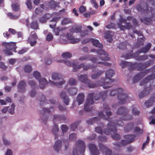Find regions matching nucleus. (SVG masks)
Segmentation results:
<instances>
[{
  "label": "nucleus",
  "instance_id": "1",
  "mask_svg": "<svg viewBox=\"0 0 155 155\" xmlns=\"http://www.w3.org/2000/svg\"><path fill=\"white\" fill-rule=\"evenodd\" d=\"M98 117H95L92 119L87 120V123L89 124L92 125L101 119L102 118L104 120H107L109 123L107 125V128L104 129L103 131L104 133L106 135L110 134L111 132L114 133H116L117 130L116 127L117 126H122L124 125L123 123L121 120L115 121V122L111 121L110 120L111 119L109 118H106L105 114L102 111L99 112L98 114Z\"/></svg>",
  "mask_w": 155,
  "mask_h": 155
},
{
  "label": "nucleus",
  "instance_id": "2",
  "mask_svg": "<svg viewBox=\"0 0 155 155\" xmlns=\"http://www.w3.org/2000/svg\"><path fill=\"white\" fill-rule=\"evenodd\" d=\"M117 94V98L119 100V103L120 104H125L128 97L127 94L124 93L123 89L121 88L111 90L110 93L111 96H114Z\"/></svg>",
  "mask_w": 155,
  "mask_h": 155
},
{
  "label": "nucleus",
  "instance_id": "3",
  "mask_svg": "<svg viewBox=\"0 0 155 155\" xmlns=\"http://www.w3.org/2000/svg\"><path fill=\"white\" fill-rule=\"evenodd\" d=\"M148 4L146 3H143V6L140 5H138L137 6V10L139 12H140L142 13L147 14L150 13L152 16H155L154 12H155V5H154V8L149 7L150 9L148 7Z\"/></svg>",
  "mask_w": 155,
  "mask_h": 155
},
{
  "label": "nucleus",
  "instance_id": "4",
  "mask_svg": "<svg viewBox=\"0 0 155 155\" xmlns=\"http://www.w3.org/2000/svg\"><path fill=\"white\" fill-rule=\"evenodd\" d=\"M115 73L113 70L111 69H109L105 72V78H103L101 79V81L103 83L105 82L107 83L106 86H113L112 83L114 81V80L111 78L114 75Z\"/></svg>",
  "mask_w": 155,
  "mask_h": 155
},
{
  "label": "nucleus",
  "instance_id": "5",
  "mask_svg": "<svg viewBox=\"0 0 155 155\" xmlns=\"http://www.w3.org/2000/svg\"><path fill=\"white\" fill-rule=\"evenodd\" d=\"M129 112V110L125 107H121L119 108L117 111V113L118 114L124 115L121 118V120H129L133 118L132 115L127 114Z\"/></svg>",
  "mask_w": 155,
  "mask_h": 155
},
{
  "label": "nucleus",
  "instance_id": "6",
  "mask_svg": "<svg viewBox=\"0 0 155 155\" xmlns=\"http://www.w3.org/2000/svg\"><path fill=\"white\" fill-rule=\"evenodd\" d=\"M66 119V117L64 115H54L53 119V122L54 126L52 130V133L54 135L55 139L58 138L57 133L58 132L59 129L58 126L55 123V122L57 120L60 121L61 120H64Z\"/></svg>",
  "mask_w": 155,
  "mask_h": 155
},
{
  "label": "nucleus",
  "instance_id": "7",
  "mask_svg": "<svg viewBox=\"0 0 155 155\" xmlns=\"http://www.w3.org/2000/svg\"><path fill=\"white\" fill-rule=\"evenodd\" d=\"M52 78L54 80H60L61 79L62 80L60 81L55 83L54 81L49 80V83L51 85H53L57 87H61L62 85L65 82V81L62 78L61 75L56 73H54L51 75Z\"/></svg>",
  "mask_w": 155,
  "mask_h": 155
},
{
  "label": "nucleus",
  "instance_id": "8",
  "mask_svg": "<svg viewBox=\"0 0 155 155\" xmlns=\"http://www.w3.org/2000/svg\"><path fill=\"white\" fill-rule=\"evenodd\" d=\"M85 149V145L84 141L81 140L77 141L76 143V147L74 149L72 155H78V150L81 153H84Z\"/></svg>",
  "mask_w": 155,
  "mask_h": 155
},
{
  "label": "nucleus",
  "instance_id": "9",
  "mask_svg": "<svg viewBox=\"0 0 155 155\" xmlns=\"http://www.w3.org/2000/svg\"><path fill=\"white\" fill-rule=\"evenodd\" d=\"M94 94L93 93H91L88 94V97L87 98L84 107V110L86 111H91V108H90V106L94 103L93 96Z\"/></svg>",
  "mask_w": 155,
  "mask_h": 155
},
{
  "label": "nucleus",
  "instance_id": "10",
  "mask_svg": "<svg viewBox=\"0 0 155 155\" xmlns=\"http://www.w3.org/2000/svg\"><path fill=\"white\" fill-rule=\"evenodd\" d=\"M87 86L90 88L96 87L98 86H103V88L104 89H107L110 88V86H106L107 83L105 82L103 83L102 81H97L96 83H94L92 81L88 80V81L86 83Z\"/></svg>",
  "mask_w": 155,
  "mask_h": 155
},
{
  "label": "nucleus",
  "instance_id": "11",
  "mask_svg": "<svg viewBox=\"0 0 155 155\" xmlns=\"http://www.w3.org/2000/svg\"><path fill=\"white\" fill-rule=\"evenodd\" d=\"M33 74L35 78L39 81L40 88L42 89H44L45 87V85L48 84L46 79L45 78L40 79V74L37 71H35L33 73Z\"/></svg>",
  "mask_w": 155,
  "mask_h": 155
},
{
  "label": "nucleus",
  "instance_id": "12",
  "mask_svg": "<svg viewBox=\"0 0 155 155\" xmlns=\"http://www.w3.org/2000/svg\"><path fill=\"white\" fill-rule=\"evenodd\" d=\"M90 56H87V55H84V56L81 57H80L79 60L82 61L84 60H86L88 58H89V60H91V61H92L94 63H97L98 64H103L105 66H110L111 65V64L110 63H109L107 62H97V58L96 57H90Z\"/></svg>",
  "mask_w": 155,
  "mask_h": 155
},
{
  "label": "nucleus",
  "instance_id": "13",
  "mask_svg": "<svg viewBox=\"0 0 155 155\" xmlns=\"http://www.w3.org/2000/svg\"><path fill=\"white\" fill-rule=\"evenodd\" d=\"M51 110H52V112L54 111L53 108L51 107H50L49 109L44 108L42 110H41L40 111V113L41 115V118L43 122L45 124H46V122H47L48 118V117L46 116L45 115L46 114L48 113L50 114L51 112Z\"/></svg>",
  "mask_w": 155,
  "mask_h": 155
},
{
  "label": "nucleus",
  "instance_id": "14",
  "mask_svg": "<svg viewBox=\"0 0 155 155\" xmlns=\"http://www.w3.org/2000/svg\"><path fill=\"white\" fill-rule=\"evenodd\" d=\"M92 52L97 51L98 54L100 55V58L103 61H108L109 58L107 53L103 49H99L97 51L95 49H92L91 50Z\"/></svg>",
  "mask_w": 155,
  "mask_h": 155
},
{
  "label": "nucleus",
  "instance_id": "15",
  "mask_svg": "<svg viewBox=\"0 0 155 155\" xmlns=\"http://www.w3.org/2000/svg\"><path fill=\"white\" fill-rule=\"evenodd\" d=\"M78 62L74 63L72 64V67L73 68V71L74 72H76L78 70L82 68L84 71H87L90 68V65H85L84 63H82L78 65Z\"/></svg>",
  "mask_w": 155,
  "mask_h": 155
},
{
  "label": "nucleus",
  "instance_id": "16",
  "mask_svg": "<svg viewBox=\"0 0 155 155\" xmlns=\"http://www.w3.org/2000/svg\"><path fill=\"white\" fill-rule=\"evenodd\" d=\"M149 69H147L143 72H139L136 74L133 79V83L134 84L137 83L144 77L145 75L149 72Z\"/></svg>",
  "mask_w": 155,
  "mask_h": 155
},
{
  "label": "nucleus",
  "instance_id": "17",
  "mask_svg": "<svg viewBox=\"0 0 155 155\" xmlns=\"http://www.w3.org/2000/svg\"><path fill=\"white\" fill-rule=\"evenodd\" d=\"M154 61L150 60L148 61H146L144 63H137V70L140 71L143 70L148 67L151 65V64L154 63Z\"/></svg>",
  "mask_w": 155,
  "mask_h": 155
},
{
  "label": "nucleus",
  "instance_id": "18",
  "mask_svg": "<svg viewBox=\"0 0 155 155\" xmlns=\"http://www.w3.org/2000/svg\"><path fill=\"white\" fill-rule=\"evenodd\" d=\"M88 147L92 155H98L100 154L99 150L97 147L94 144L90 143L88 145Z\"/></svg>",
  "mask_w": 155,
  "mask_h": 155
},
{
  "label": "nucleus",
  "instance_id": "19",
  "mask_svg": "<svg viewBox=\"0 0 155 155\" xmlns=\"http://www.w3.org/2000/svg\"><path fill=\"white\" fill-rule=\"evenodd\" d=\"M139 50L137 51V52L133 53V51H131L129 53H127L125 55H123L122 56V57L127 59H130V58H135L136 60L138 57H139V54L141 53H139Z\"/></svg>",
  "mask_w": 155,
  "mask_h": 155
},
{
  "label": "nucleus",
  "instance_id": "20",
  "mask_svg": "<svg viewBox=\"0 0 155 155\" xmlns=\"http://www.w3.org/2000/svg\"><path fill=\"white\" fill-rule=\"evenodd\" d=\"M93 93L94 94L93 96L94 99L95 100H97L101 98L103 100H104L106 97L107 93V91H106L101 92L98 94Z\"/></svg>",
  "mask_w": 155,
  "mask_h": 155
},
{
  "label": "nucleus",
  "instance_id": "21",
  "mask_svg": "<svg viewBox=\"0 0 155 155\" xmlns=\"http://www.w3.org/2000/svg\"><path fill=\"white\" fill-rule=\"evenodd\" d=\"M16 43L15 42L6 43L4 42L2 45L5 46L6 48L9 49L15 52H16V49L17 47L16 45Z\"/></svg>",
  "mask_w": 155,
  "mask_h": 155
},
{
  "label": "nucleus",
  "instance_id": "22",
  "mask_svg": "<svg viewBox=\"0 0 155 155\" xmlns=\"http://www.w3.org/2000/svg\"><path fill=\"white\" fill-rule=\"evenodd\" d=\"M99 147L101 151L105 152L106 155H114V154H113L112 150L104 145L100 143Z\"/></svg>",
  "mask_w": 155,
  "mask_h": 155
},
{
  "label": "nucleus",
  "instance_id": "23",
  "mask_svg": "<svg viewBox=\"0 0 155 155\" xmlns=\"http://www.w3.org/2000/svg\"><path fill=\"white\" fill-rule=\"evenodd\" d=\"M155 78V71L153 72L151 75L148 76L141 81L140 83V86H143L146 85L147 83L150 81Z\"/></svg>",
  "mask_w": 155,
  "mask_h": 155
},
{
  "label": "nucleus",
  "instance_id": "24",
  "mask_svg": "<svg viewBox=\"0 0 155 155\" xmlns=\"http://www.w3.org/2000/svg\"><path fill=\"white\" fill-rule=\"evenodd\" d=\"M26 86V83L24 81H20L18 85V91L21 92H25Z\"/></svg>",
  "mask_w": 155,
  "mask_h": 155
},
{
  "label": "nucleus",
  "instance_id": "25",
  "mask_svg": "<svg viewBox=\"0 0 155 155\" xmlns=\"http://www.w3.org/2000/svg\"><path fill=\"white\" fill-rule=\"evenodd\" d=\"M66 37L67 39L71 41V43L74 44L77 43L80 41V39L74 38L73 35V34L71 33H68L66 34Z\"/></svg>",
  "mask_w": 155,
  "mask_h": 155
},
{
  "label": "nucleus",
  "instance_id": "26",
  "mask_svg": "<svg viewBox=\"0 0 155 155\" xmlns=\"http://www.w3.org/2000/svg\"><path fill=\"white\" fill-rule=\"evenodd\" d=\"M152 90L151 86L149 87H146L144 88V89L139 94V96L140 98H141L146 96Z\"/></svg>",
  "mask_w": 155,
  "mask_h": 155
},
{
  "label": "nucleus",
  "instance_id": "27",
  "mask_svg": "<svg viewBox=\"0 0 155 155\" xmlns=\"http://www.w3.org/2000/svg\"><path fill=\"white\" fill-rule=\"evenodd\" d=\"M51 15L49 13H46L40 18L39 21L41 23H45L51 17Z\"/></svg>",
  "mask_w": 155,
  "mask_h": 155
},
{
  "label": "nucleus",
  "instance_id": "28",
  "mask_svg": "<svg viewBox=\"0 0 155 155\" xmlns=\"http://www.w3.org/2000/svg\"><path fill=\"white\" fill-rule=\"evenodd\" d=\"M60 96L62 98L64 103L66 105H68L69 100L66 95V92L64 91H61L60 94Z\"/></svg>",
  "mask_w": 155,
  "mask_h": 155
},
{
  "label": "nucleus",
  "instance_id": "29",
  "mask_svg": "<svg viewBox=\"0 0 155 155\" xmlns=\"http://www.w3.org/2000/svg\"><path fill=\"white\" fill-rule=\"evenodd\" d=\"M62 147V142L60 140H57L55 142L54 146V148L55 150L58 153L61 150Z\"/></svg>",
  "mask_w": 155,
  "mask_h": 155
},
{
  "label": "nucleus",
  "instance_id": "30",
  "mask_svg": "<svg viewBox=\"0 0 155 155\" xmlns=\"http://www.w3.org/2000/svg\"><path fill=\"white\" fill-rule=\"evenodd\" d=\"M151 47V44L150 43H147L145 47H143L139 50V53H146L150 49Z\"/></svg>",
  "mask_w": 155,
  "mask_h": 155
},
{
  "label": "nucleus",
  "instance_id": "31",
  "mask_svg": "<svg viewBox=\"0 0 155 155\" xmlns=\"http://www.w3.org/2000/svg\"><path fill=\"white\" fill-rule=\"evenodd\" d=\"M130 143H129V141L127 140H122L120 142H116L113 143L114 145L120 147L121 146H125L127 144Z\"/></svg>",
  "mask_w": 155,
  "mask_h": 155
},
{
  "label": "nucleus",
  "instance_id": "32",
  "mask_svg": "<svg viewBox=\"0 0 155 155\" xmlns=\"http://www.w3.org/2000/svg\"><path fill=\"white\" fill-rule=\"evenodd\" d=\"M88 75L87 74H83L80 75L78 77V80L82 83H87L88 81L87 78Z\"/></svg>",
  "mask_w": 155,
  "mask_h": 155
},
{
  "label": "nucleus",
  "instance_id": "33",
  "mask_svg": "<svg viewBox=\"0 0 155 155\" xmlns=\"http://www.w3.org/2000/svg\"><path fill=\"white\" fill-rule=\"evenodd\" d=\"M84 95L83 93H80L78 94L77 100L78 102V105L83 103L84 100Z\"/></svg>",
  "mask_w": 155,
  "mask_h": 155
},
{
  "label": "nucleus",
  "instance_id": "34",
  "mask_svg": "<svg viewBox=\"0 0 155 155\" xmlns=\"http://www.w3.org/2000/svg\"><path fill=\"white\" fill-rule=\"evenodd\" d=\"M124 137L128 140L129 143H130L135 140L136 135L135 134L126 135H124Z\"/></svg>",
  "mask_w": 155,
  "mask_h": 155
},
{
  "label": "nucleus",
  "instance_id": "35",
  "mask_svg": "<svg viewBox=\"0 0 155 155\" xmlns=\"http://www.w3.org/2000/svg\"><path fill=\"white\" fill-rule=\"evenodd\" d=\"M140 21L146 25H150L152 23V18L151 17L142 18H140Z\"/></svg>",
  "mask_w": 155,
  "mask_h": 155
},
{
  "label": "nucleus",
  "instance_id": "36",
  "mask_svg": "<svg viewBox=\"0 0 155 155\" xmlns=\"http://www.w3.org/2000/svg\"><path fill=\"white\" fill-rule=\"evenodd\" d=\"M104 34V38L105 39H108V41L110 42H111L112 41V32L110 31H106Z\"/></svg>",
  "mask_w": 155,
  "mask_h": 155
},
{
  "label": "nucleus",
  "instance_id": "37",
  "mask_svg": "<svg viewBox=\"0 0 155 155\" xmlns=\"http://www.w3.org/2000/svg\"><path fill=\"white\" fill-rule=\"evenodd\" d=\"M134 124L133 123H130L126 125L124 127V130L126 132L130 131L134 128Z\"/></svg>",
  "mask_w": 155,
  "mask_h": 155
},
{
  "label": "nucleus",
  "instance_id": "38",
  "mask_svg": "<svg viewBox=\"0 0 155 155\" xmlns=\"http://www.w3.org/2000/svg\"><path fill=\"white\" fill-rule=\"evenodd\" d=\"M91 41L93 44V45L96 47L99 48H102L103 47V45L100 43L99 41L96 39H91Z\"/></svg>",
  "mask_w": 155,
  "mask_h": 155
},
{
  "label": "nucleus",
  "instance_id": "39",
  "mask_svg": "<svg viewBox=\"0 0 155 155\" xmlns=\"http://www.w3.org/2000/svg\"><path fill=\"white\" fill-rule=\"evenodd\" d=\"M60 18V17H55L53 18V19L51 20V21L54 22V23L50 25V27L53 29L56 26L57 22Z\"/></svg>",
  "mask_w": 155,
  "mask_h": 155
},
{
  "label": "nucleus",
  "instance_id": "40",
  "mask_svg": "<svg viewBox=\"0 0 155 155\" xmlns=\"http://www.w3.org/2000/svg\"><path fill=\"white\" fill-rule=\"evenodd\" d=\"M77 90L74 87L71 88L68 90V92L71 96H74L76 94L77 92Z\"/></svg>",
  "mask_w": 155,
  "mask_h": 155
},
{
  "label": "nucleus",
  "instance_id": "41",
  "mask_svg": "<svg viewBox=\"0 0 155 155\" xmlns=\"http://www.w3.org/2000/svg\"><path fill=\"white\" fill-rule=\"evenodd\" d=\"M38 38V36L35 31H32L31 32L29 37L28 38V41L32 40H36Z\"/></svg>",
  "mask_w": 155,
  "mask_h": 155
},
{
  "label": "nucleus",
  "instance_id": "42",
  "mask_svg": "<svg viewBox=\"0 0 155 155\" xmlns=\"http://www.w3.org/2000/svg\"><path fill=\"white\" fill-rule=\"evenodd\" d=\"M80 123V121H77L73 123H72L70 126L71 130L72 131L75 130L77 128L78 126Z\"/></svg>",
  "mask_w": 155,
  "mask_h": 155
},
{
  "label": "nucleus",
  "instance_id": "43",
  "mask_svg": "<svg viewBox=\"0 0 155 155\" xmlns=\"http://www.w3.org/2000/svg\"><path fill=\"white\" fill-rule=\"evenodd\" d=\"M81 30V27L78 26H74L71 28V31L72 32L79 33Z\"/></svg>",
  "mask_w": 155,
  "mask_h": 155
},
{
  "label": "nucleus",
  "instance_id": "44",
  "mask_svg": "<svg viewBox=\"0 0 155 155\" xmlns=\"http://www.w3.org/2000/svg\"><path fill=\"white\" fill-rule=\"evenodd\" d=\"M104 71H99L96 73L93 74L91 76V77L93 79H95L98 78L99 76L104 73Z\"/></svg>",
  "mask_w": 155,
  "mask_h": 155
},
{
  "label": "nucleus",
  "instance_id": "45",
  "mask_svg": "<svg viewBox=\"0 0 155 155\" xmlns=\"http://www.w3.org/2000/svg\"><path fill=\"white\" fill-rule=\"evenodd\" d=\"M58 62H62L65 64L67 66H72V64L74 62H78L77 61H74L72 63H71L70 61H64V60H58L57 61Z\"/></svg>",
  "mask_w": 155,
  "mask_h": 155
},
{
  "label": "nucleus",
  "instance_id": "46",
  "mask_svg": "<svg viewBox=\"0 0 155 155\" xmlns=\"http://www.w3.org/2000/svg\"><path fill=\"white\" fill-rule=\"evenodd\" d=\"M155 102V101L154 99L152 100L149 99L145 102V104L146 105V107L148 108L150 106H152L153 103Z\"/></svg>",
  "mask_w": 155,
  "mask_h": 155
},
{
  "label": "nucleus",
  "instance_id": "47",
  "mask_svg": "<svg viewBox=\"0 0 155 155\" xmlns=\"http://www.w3.org/2000/svg\"><path fill=\"white\" fill-rule=\"evenodd\" d=\"M12 9L15 11L17 12L20 10V6L18 4H13L12 5Z\"/></svg>",
  "mask_w": 155,
  "mask_h": 155
},
{
  "label": "nucleus",
  "instance_id": "48",
  "mask_svg": "<svg viewBox=\"0 0 155 155\" xmlns=\"http://www.w3.org/2000/svg\"><path fill=\"white\" fill-rule=\"evenodd\" d=\"M62 57L64 58H69L72 57V54L69 52H65L63 53Z\"/></svg>",
  "mask_w": 155,
  "mask_h": 155
},
{
  "label": "nucleus",
  "instance_id": "49",
  "mask_svg": "<svg viewBox=\"0 0 155 155\" xmlns=\"http://www.w3.org/2000/svg\"><path fill=\"white\" fill-rule=\"evenodd\" d=\"M31 28L34 30H36L38 28V23L36 21H34L32 22L30 25Z\"/></svg>",
  "mask_w": 155,
  "mask_h": 155
},
{
  "label": "nucleus",
  "instance_id": "50",
  "mask_svg": "<svg viewBox=\"0 0 155 155\" xmlns=\"http://www.w3.org/2000/svg\"><path fill=\"white\" fill-rule=\"evenodd\" d=\"M24 70L25 72L29 73L32 71V69L31 65H27L25 66Z\"/></svg>",
  "mask_w": 155,
  "mask_h": 155
},
{
  "label": "nucleus",
  "instance_id": "51",
  "mask_svg": "<svg viewBox=\"0 0 155 155\" xmlns=\"http://www.w3.org/2000/svg\"><path fill=\"white\" fill-rule=\"evenodd\" d=\"M129 65H130L129 69L130 70H134L136 68L137 69V63H135L132 64L130 62Z\"/></svg>",
  "mask_w": 155,
  "mask_h": 155
},
{
  "label": "nucleus",
  "instance_id": "52",
  "mask_svg": "<svg viewBox=\"0 0 155 155\" xmlns=\"http://www.w3.org/2000/svg\"><path fill=\"white\" fill-rule=\"evenodd\" d=\"M8 16L11 19H16L19 17V15H15L12 13L9 12L8 14Z\"/></svg>",
  "mask_w": 155,
  "mask_h": 155
},
{
  "label": "nucleus",
  "instance_id": "53",
  "mask_svg": "<svg viewBox=\"0 0 155 155\" xmlns=\"http://www.w3.org/2000/svg\"><path fill=\"white\" fill-rule=\"evenodd\" d=\"M148 58V56L145 54L139 56L137 58V60L138 61H144L147 60Z\"/></svg>",
  "mask_w": 155,
  "mask_h": 155
},
{
  "label": "nucleus",
  "instance_id": "54",
  "mask_svg": "<svg viewBox=\"0 0 155 155\" xmlns=\"http://www.w3.org/2000/svg\"><path fill=\"white\" fill-rule=\"evenodd\" d=\"M77 138L76 135L74 133L71 134L69 135V139L72 141H74Z\"/></svg>",
  "mask_w": 155,
  "mask_h": 155
},
{
  "label": "nucleus",
  "instance_id": "55",
  "mask_svg": "<svg viewBox=\"0 0 155 155\" xmlns=\"http://www.w3.org/2000/svg\"><path fill=\"white\" fill-rule=\"evenodd\" d=\"M71 19L67 18H64L62 21L61 23L62 25H66L71 23Z\"/></svg>",
  "mask_w": 155,
  "mask_h": 155
},
{
  "label": "nucleus",
  "instance_id": "56",
  "mask_svg": "<svg viewBox=\"0 0 155 155\" xmlns=\"http://www.w3.org/2000/svg\"><path fill=\"white\" fill-rule=\"evenodd\" d=\"M11 50L9 49L6 48L3 50L5 54L6 55H13V53L11 51Z\"/></svg>",
  "mask_w": 155,
  "mask_h": 155
},
{
  "label": "nucleus",
  "instance_id": "57",
  "mask_svg": "<svg viewBox=\"0 0 155 155\" xmlns=\"http://www.w3.org/2000/svg\"><path fill=\"white\" fill-rule=\"evenodd\" d=\"M130 63V62H129L122 61L120 63V65L122 66V68H124L127 67L128 66H129Z\"/></svg>",
  "mask_w": 155,
  "mask_h": 155
},
{
  "label": "nucleus",
  "instance_id": "58",
  "mask_svg": "<svg viewBox=\"0 0 155 155\" xmlns=\"http://www.w3.org/2000/svg\"><path fill=\"white\" fill-rule=\"evenodd\" d=\"M132 113L134 115H138L140 113V111L137 110L135 107H133L132 109Z\"/></svg>",
  "mask_w": 155,
  "mask_h": 155
},
{
  "label": "nucleus",
  "instance_id": "59",
  "mask_svg": "<svg viewBox=\"0 0 155 155\" xmlns=\"http://www.w3.org/2000/svg\"><path fill=\"white\" fill-rule=\"evenodd\" d=\"M28 84L29 85L31 88H35L36 85L35 82L32 80L29 81H28Z\"/></svg>",
  "mask_w": 155,
  "mask_h": 155
},
{
  "label": "nucleus",
  "instance_id": "60",
  "mask_svg": "<svg viewBox=\"0 0 155 155\" xmlns=\"http://www.w3.org/2000/svg\"><path fill=\"white\" fill-rule=\"evenodd\" d=\"M68 83L71 85H75L76 84L75 79L73 78H70L68 81Z\"/></svg>",
  "mask_w": 155,
  "mask_h": 155
},
{
  "label": "nucleus",
  "instance_id": "61",
  "mask_svg": "<svg viewBox=\"0 0 155 155\" xmlns=\"http://www.w3.org/2000/svg\"><path fill=\"white\" fill-rule=\"evenodd\" d=\"M95 130L96 132L99 133L100 134H102L103 132L102 129L101 127H97L95 128Z\"/></svg>",
  "mask_w": 155,
  "mask_h": 155
},
{
  "label": "nucleus",
  "instance_id": "62",
  "mask_svg": "<svg viewBox=\"0 0 155 155\" xmlns=\"http://www.w3.org/2000/svg\"><path fill=\"white\" fill-rule=\"evenodd\" d=\"M111 137L113 139L115 140H118L121 138L120 135L118 134H115L113 135H112Z\"/></svg>",
  "mask_w": 155,
  "mask_h": 155
},
{
  "label": "nucleus",
  "instance_id": "63",
  "mask_svg": "<svg viewBox=\"0 0 155 155\" xmlns=\"http://www.w3.org/2000/svg\"><path fill=\"white\" fill-rule=\"evenodd\" d=\"M50 7L52 9H55L56 7L57 6V5L55 2L54 1V2H51L50 4Z\"/></svg>",
  "mask_w": 155,
  "mask_h": 155
},
{
  "label": "nucleus",
  "instance_id": "64",
  "mask_svg": "<svg viewBox=\"0 0 155 155\" xmlns=\"http://www.w3.org/2000/svg\"><path fill=\"white\" fill-rule=\"evenodd\" d=\"M26 4L27 7L29 9L31 10L32 9V7L31 5V2L30 0H27Z\"/></svg>",
  "mask_w": 155,
  "mask_h": 155
}]
</instances>
